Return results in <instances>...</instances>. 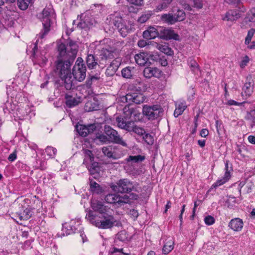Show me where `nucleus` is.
<instances>
[{
	"label": "nucleus",
	"instance_id": "f257e3e1",
	"mask_svg": "<svg viewBox=\"0 0 255 255\" xmlns=\"http://www.w3.org/2000/svg\"><path fill=\"white\" fill-rule=\"evenodd\" d=\"M86 218L92 224L102 229H111L117 223V220L112 215V212L98 216L93 211L90 210L86 214Z\"/></svg>",
	"mask_w": 255,
	"mask_h": 255
},
{
	"label": "nucleus",
	"instance_id": "f03ea898",
	"mask_svg": "<svg viewBox=\"0 0 255 255\" xmlns=\"http://www.w3.org/2000/svg\"><path fill=\"white\" fill-rule=\"evenodd\" d=\"M110 187L116 192L129 193L132 191L139 192L138 184L134 183L128 178H123L118 180L116 183H112Z\"/></svg>",
	"mask_w": 255,
	"mask_h": 255
},
{
	"label": "nucleus",
	"instance_id": "7ed1b4c3",
	"mask_svg": "<svg viewBox=\"0 0 255 255\" xmlns=\"http://www.w3.org/2000/svg\"><path fill=\"white\" fill-rule=\"evenodd\" d=\"M117 126L128 132H133L139 136H143L145 133V130L135 125L132 121H127V119L123 116H118L116 118Z\"/></svg>",
	"mask_w": 255,
	"mask_h": 255
},
{
	"label": "nucleus",
	"instance_id": "20e7f679",
	"mask_svg": "<svg viewBox=\"0 0 255 255\" xmlns=\"http://www.w3.org/2000/svg\"><path fill=\"white\" fill-rule=\"evenodd\" d=\"M71 59V57L68 58L66 57V58L58 59L55 61V72L59 77H64L71 73V66L74 60Z\"/></svg>",
	"mask_w": 255,
	"mask_h": 255
},
{
	"label": "nucleus",
	"instance_id": "39448f33",
	"mask_svg": "<svg viewBox=\"0 0 255 255\" xmlns=\"http://www.w3.org/2000/svg\"><path fill=\"white\" fill-rule=\"evenodd\" d=\"M163 111L162 107L159 105H144L142 107L143 115L151 121L162 117Z\"/></svg>",
	"mask_w": 255,
	"mask_h": 255
},
{
	"label": "nucleus",
	"instance_id": "423d86ee",
	"mask_svg": "<svg viewBox=\"0 0 255 255\" xmlns=\"http://www.w3.org/2000/svg\"><path fill=\"white\" fill-rule=\"evenodd\" d=\"M86 71V67L83 59L81 57H78L73 67L71 74L76 80L82 82L85 79Z\"/></svg>",
	"mask_w": 255,
	"mask_h": 255
},
{
	"label": "nucleus",
	"instance_id": "0eeeda50",
	"mask_svg": "<svg viewBox=\"0 0 255 255\" xmlns=\"http://www.w3.org/2000/svg\"><path fill=\"white\" fill-rule=\"evenodd\" d=\"M104 133L108 136L109 141L120 144L124 147H127V142L123 139L118 132L111 126L106 125L104 127Z\"/></svg>",
	"mask_w": 255,
	"mask_h": 255
},
{
	"label": "nucleus",
	"instance_id": "6e6552de",
	"mask_svg": "<svg viewBox=\"0 0 255 255\" xmlns=\"http://www.w3.org/2000/svg\"><path fill=\"white\" fill-rule=\"evenodd\" d=\"M110 18L112 23L117 27L123 37H126L130 30V28L124 22L122 17L119 15H113Z\"/></svg>",
	"mask_w": 255,
	"mask_h": 255
},
{
	"label": "nucleus",
	"instance_id": "1a4fd4ad",
	"mask_svg": "<svg viewBox=\"0 0 255 255\" xmlns=\"http://www.w3.org/2000/svg\"><path fill=\"white\" fill-rule=\"evenodd\" d=\"M49 10V8H45L41 13L42 21L43 28L42 31L38 34L39 37L40 38H43L50 30V20L49 18V15L50 14Z\"/></svg>",
	"mask_w": 255,
	"mask_h": 255
},
{
	"label": "nucleus",
	"instance_id": "9d476101",
	"mask_svg": "<svg viewBox=\"0 0 255 255\" xmlns=\"http://www.w3.org/2000/svg\"><path fill=\"white\" fill-rule=\"evenodd\" d=\"M115 50V49L112 47L109 49L103 48L101 50L100 54L98 55V56L100 61V64L102 68L105 67L108 61L114 58L113 53Z\"/></svg>",
	"mask_w": 255,
	"mask_h": 255
},
{
	"label": "nucleus",
	"instance_id": "9b49d317",
	"mask_svg": "<svg viewBox=\"0 0 255 255\" xmlns=\"http://www.w3.org/2000/svg\"><path fill=\"white\" fill-rule=\"evenodd\" d=\"M91 206L94 211L99 213L98 216H102L113 212V210L108 206L104 205L102 202L96 200L91 201Z\"/></svg>",
	"mask_w": 255,
	"mask_h": 255
},
{
	"label": "nucleus",
	"instance_id": "f8f14e48",
	"mask_svg": "<svg viewBox=\"0 0 255 255\" xmlns=\"http://www.w3.org/2000/svg\"><path fill=\"white\" fill-rule=\"evenodd\" d=\"M86 62L89 69H95L97 67L101 68L98 55L88 54L86 58Z\"/></svg>",
	"mask_w": 255,
	"mask_h": 255
},
{
	"label": "nucleus",
	"instance_id": "ddd939ff",
	"mask_svg": "<svg viewBox=\"0 0 255 255\" xmlns=\"http://www.w3.org/2000/svg\"><path fill=\"white\" fill-rule=\"evenodd\" d=\"M75 128L79 135L83 137L86 136L88 134L93 132L96 129L94 124H90L88 126L77 125Z\"/></svg>",
	"mask_w": 255,
	"mask_h": 255
},
{
	"label": "nucleus",
	"instance_id": "4468645a",
	"mask_svg": "<svg viewBox=\"0 0 255 255\" xmlns=\"http://www.w3.org/2000/svg\"><path fill=\"white\" fill-rule=\"evenodd\" d=\"M125 99L126 101L129 100L135 104H140L145 101L146 98L140 93H130L126 95Z\"/></svg>",
	"mask_w": 255,
	"mask_h": 255
},
{
	"label": "nucleus",
	"instance_id": "2eb2a0df",
	"mask_svg": "<svg viewBox=\"0 0 255 255\" xmlns=\"http://www.w3.org/2000/svg\"><path fill=\"white\" fill-rule=\"evenodd\" d=\"M143 76L147 79L152 77L159 78L161 76V71L156 67H145L143 71Z\"/></svg>",
	"mask_w": 255,
	"mask_h": 255
},
{
	"label": "nucleus",
	"instance_id": "dca6fc26",
	"mask_svg": "<svg viewBox=\"0 0 255 255\" xmlns=\"http://www.w3.org/2000/svg\"><path fill=\"white\" fill-rule=\"evenodd\" d=\"M121 65V60L120 58H116L113 60L110 65L106 69L105 74L107 76H113L115 75Z\"/></svg>",
	"mask_w": 255,
	"mask_h": 255
},
{
	"label": "nucleus",
	"instance_id": "f3484780",
	"mask_svg": "<svg viewBox=\"0 0 255 255\" xmlns=\"http://www.w3.org/2000/svg\"><path fill=\"white\" fill-rule=\"evenodd\" d=\"M159 37L163 39H173L177 40L178 35L174 33L171 29L161 28L159 31Z\"/></svg>",
	"mask_w": 255,
	"mask_h": 255
},
{
	"label": "nucleus",
	"instance_id": "a211bd4d",
	"mask_svg": "<svg viewBox=\"0 0 255 255\" xmlns=\"http://www.w3.org/2000/svg\"><path fill=\"white\" fill-rule=\"evenodd\" d=\"M138 195L132 193L130 194V196L127 195H124L121 196L119 194L118 199V205L121 206L126 204H128L130 202V199H137Z\"/></svg>",
	"mask_w": 255,
	"mask_h": 255
},
{
	"label": "nucleus",
	"instance_id": "6ab92c4d",
	"mask_svg": "<svg viewBox=\"0 0 255 255\" xmlns=\"http://www.w3.org/2000/svg\"><path fill=\"white\" fill-rule=\"evenodd\" d=\"M66 46L67 50L69 51V57H72L71 59H75L78 51L77 44L75 41L68 40Z\"/></svg>",
	"mask_w": 255,
	"mask_h": 255
},
{
	"label": "nucleus",
	"instance_id": "aec40b11",
	"mask_svg": "<svg viewBox=\"0 0 255 255\" xmlns=\"http://www.w3.org/2000/svg\"><path fill=\"white\" fill-rule=\"evenodd\" d=\"M124 113L125 118L127 120L130 118L133 115L134 117L135 120H140L141 118V115L140 113H137L136 111L133 108H129V107H125L124 109Z\"/></svg>",
	"mask_w": 255,
	"mask_h": 255
},
{
	"label": "nucleus",
	"instance_id": "412c9836",
	"mask_svg": "<svg viewBox=\"0 0 255 255\" xmlns=\"http://www.w3.org/2000/svg\"><path fill=\"white\" fill-rule=\"evenodd\" d=\"M253 80L252 76L249 75L247 77L246 82L244 84L243 90L247 96H251L253 92Z\"/></svg>",
	"mask_w": 255,
	"mask_h": 255
},
{
	"label": "nucleus",
	"instance_id": "4be33fe9",
	"mask_svg": "<svg viewBox=\"0 0 255 255\" xmlns=\"http://www.w3.org/2000/svg\"><path fill=\"white\" fill-rule=\"evenodd\" d=\"M243 222L240 218H235L231 220L229 227L235 231H240L243 227Z\"/></svg>",
	"mask_w": 255,
	"mask_h": 255
},
{
	"label": "nucleus",
	"instance_id": "5701e85b",
	"mask_svg": "<svg viewBox=\"0 0 255 255\" xmlns=\"http://www.w3.org/2000/svg\"><path fill=\"white\" fill-rule=\"evenodd\" d=\"M117 149L116 146L109 145L104 146L102 148V151L104 155L107 156L109 158L116 159V156L114 155L115 150Z\"/></svg>",
	"mask_w": 255,
	"mask_h": 255
},
{
	"label": "nucleus",
	"instance_id": "b1692460",
	"mask_svg": "<svg viewBox=\"0 0 255 255\" xmlns=\"http://www.w3.org/2000/svg\"><path fill=\"white\" fill-rule=\"evenodd\" d=\"M159 32L154 27H150L143 32V37L147 39H154L159 36Z\"/></svg>",
	"mask_w": 255,
	"mask_h": 255
},
{
	"label": "nucleus",
	"instance_id": "393cba45",
	"mask_svg": "<svg viewBox=\"0 0 255 255\" xmlns=\"http://www.w3.org/2000/svg\"><path fill=\"white\" fill-rule=\"evenodd\" d=\"M156 48L160 50L161 52L164 53L168 55H172L173 54V51L171 48L169 47L168 44L165 42L161 43H157L155 44Z\"/></svg>",
	"mask_w": 255,
	"mask_h": 255
},
{
	"label": "nucleus",
	"instance_id": "a878e982",
	"mask_svg": "<svg viewBox=\"0 0 255 255\" xmlns=\"http://www.w3.org/2000/svg\"><path fill=\"white\" fill-rule=\"evenodd\" d=\"M99 108L98 102L94 99L87 102L84 106L85 111L88 112L98 110Z\"/></svg>",
	"mask_w": 255,
	"mask_h": 255
},
{
	"label": "nucleus",
	"instance_id": "bb28decb",
	"mask_svg": "<svg viewBox=\"0 0 255 255\" xmlns=\"http://www.w3.org/2000/svg\"><path fill=\"white\" fill-rule=\"evenodd\" d=\"M58 51L59 54L57 56V59L67 58L69 57V51L67 50V46L63 43H61L58 46Z\"/></svg>",
	"mask_w": 255,
	"mask_h": 255
},
{
	"label": "nucleus",
	"instance_id": "cd10ccee",
	"mask_svg": "<svg viewBox=\"0 0 255 255\" xmlns=\"http://www.w3.org/2000/svg\"><path fill=\"white\" fill-rule=\"evenodd\" d=\"M63 82V85L67 90H70L74 88V85L73 83V80L71 73L64 77H60Z\"/></svg>",
	"mask_w": 255,
	"mask_h": 255
},
{
	"label": "nucleus",
	"instance_id": "c85d7f7f",
	"mask_svg": "<svg viewBox=\"0 0 255 255\" xmlns=\"http://www.w3.org/2000/svg\"><path fill=\"white\" fill-rule=\"evenodd\" d=\"M187 106L185 101L180 102L176 103V109L174 112V116L177 118L182 114Z\"/></svg>",
	"mask_w": 255,
	"mask_h": 255
},
{
	"label": "nucleus",
	"instance_id": "c756f323",
	"mask_svg": "<svg viewBox=\"0 0 255 255\" xmlns=\"http://www.w3.org/2000/svg\"><path fill=\"white\" fill-rule=\"evenodd\" d=\"M89 170L90 174L93 175L94 178L98 177L100 175V167L99 166V163L97 162H91Z\"/></svg>",
	"mask_w": 255,
	"mask_h": 255
},
{
	"label": "nucleus",
	"instance_id": "7c9ffc66",
	"mask_svg": "<svg viewBox=\"0 0 255 255\" xmlns=\"http://www.w3.org/2000/svg\"><path fill=\"white\" fill-rule=\"evenodd\" d=\"M32 215V212L30 208H26L22 212L16 213V215L20 221L27 220Z\"/></svg>",
	"mask_w": 255,
	"mask_h": 255
},
{
	"label": "nucleus",
	"instance_id": "2f4dec72",
	"mask_svg": "<svg viewBox=\"0 0 255 255\" xmlns=\"http://www.w3.org/2000/svg\"><path fill=\"white\" fill-rule=\"evenodd\" d=\"M240 17V14L236 10H230L226 13V16L223 19L233 21L236 20Z\"/></svg>",
	"mask_w": 255,
	"mask_h": 255
},
{
	"label": "nucleus",
	"instance_id": "473e14b6",
	"mask_svg": "<svg viewBox=\"0 0 255 255\" xmlns=\"http://www.w3.org/2000/svg\"><path fill=\"white\" fill-rule=\"evenodd\" d=\"M231 177V175L228 173V172H225V175L224 177L220 179H218L215 183H214L212 187H211L210 189H212L213 188H217L218 186H220L226 182H227L230 179Z\"/></svg>",
	"mask_w": 255,
	"mask_h": 255
},
{
	"label": "nucleus",
	"instance_id": "72a5a7b5",
	"mask_svg": "<svg viewBox=\"0 0 255 255\" xmlns=\"http://www.w3.org/2000/svg\"><path fill=\"white\" fill-rule=\"evenodd\" d=\"M119 193L108 194L105 197V201L109 204L118 205Z\"/></svg>",
	"mask_w": 255,
	"mask_h": 255
},
{
	"label": "nucleus",
	"instance_id": "f704fd0d",
	"mask_svg": "<svg viewBox=\"0 0 255 255\" xmlns=\"http://www.w3.org/2000/svg\"><path fill=\"white\" fill-rule=\"evenodd\" d=\"M66 99V104L69 108L75 106L78 104L79 101L76 98L73 97L72 96L66 94L65 96Z\"/></svg>",
	"mask_w": 255,
	"mask_h": 255
},
{
	"label": "nucleus",
	"instance_id": "c9c22d12",
	"mask_svg": "<svg viewBox=\"0 0 255 255\" xmlns=\"http://www.w3.org/2000/svg\"><path fill=\"white\" fill-rule=\"evenodd\" d=\"M90 187L91 191L94 193L100 194L103 192V189L100 185L92 180H90Z\"/></svg>",
	"mask_w": 255,
	"mask_h": 255
},
{
	"label": "nucleus",
	"instance_id": "e433bc0d",
	"mask_svg": "<svg viewBox=\"0 0 255 255\" xmlns=\"http://www.w3.org/2000/svg\"><path fill=\"white\" fill-rule=\"evenodd\" d=\"M160 18L162 21L170 24L176 22L174 15L170 13L163 14L161 16Z\"/></svg>",
	"mask_w": 255,
	"mask_h": 255
},
{
	"label": "nucleus",
	"instance_id": "4c0bfd02",
	"mask_svg": "<svg viewBox=\"0 0 255 255\" xmlns=\"http://www.w3.org/2000/svg\"><path fill=\"white\" fill-rule=\"evenodd\" d=\"M174 244V243L172 240H170L166 242L162 249L163 253L165 255H167L171 252L173 249Z\"/></svg>",
	"mask_w": 255,
	"mask_h": 255
},
{
	"label": "nucleus",
	"instance_id": "58836bf2",
	"mask_svg": "<svg viewBox=\"0 0 255 255\" xmlns=\"http://www.w3.org/2000/svg\"><path fill=\"white\" fill-rule=\"evenodd\" d=\"M245 119L252 122L251 128L252 129L255 128V109L248 112L245 117Z\"/></svg>",
	"mask_w": 255,
	"mask_h": 255
},
{
	"label": "nucleus",
	"instance_id": "ea45409f",
	"mask_svg": "<svg viewBox=\"0 0 255 255\" xmlns=\"http://www.w3.org/2000/svg\"><path fill=\"white\" fill-rule=\"evenodd\" d=\"M134 68L131 67H127L122 70V75L124 78L127 79L131 78Z\"/></svg>",
	"mask_w": 255,
	"mask_h": 255
},
{
	"label": "nucleus",
	"instance_id": "a19ab883",
	"mask_svg": "<svg viewBox=\"0 0 255 255\" xmlns=\"http://www.w3.org/2000/svg\"><path fill=\"white\" fill-rule=\"evenodd\" d=\"M144 156L141 155H129L128 158L126 159L127 162L132 161L134 163H139L143 161L145 159Z\"/></svg>",
	"mask_w": 255,
	"mask_h": 255
},
{
	"label": "nucleus",
	"instance_id": "79ce46f5",
	"mask_svg": "<svg viewBox=\"0 0 255 255\" xmlns=\"http://www.w3.org/2000/svg\"><path fill=\"white\" fill-rule=\"evenodd\" d=\"M92 25V23L87 19L81 20L78 24V27L87 30Z\"/></svg>",
	"mask_w": 255,
	"mask_h": 255
},
{
	"label": "nucleus",
	"instance_id": "37998d69",
	"mask_svg": "<svg viewBox=\"0 0 255 255\" xmlns=\"http://www.w3.org/2000/svg\"><path fill=\"white\" fill-rule=\"evenodd\" d=\"M62 230L63 232H65L66 235H69L74 232L75 228L72 227L70 224L65 223L62 225Z\"/></svg>",
	"mask_w": 255,
	"mask_h": 255
},
{
	"label": "nucleus",
	"instance_id": "c03bdc74",
	"mask_svg": "<svg viewBox=\"0 0 255 255\" xmlns=\"http://www.w3.org/2000/svg\"><path fill=\"white\" fill-rule=\"evenodd\" d=\"M174 17L175 18L176 22L182 21L185 17V12L182 10L178 9L174 14Z\"/></svg>",
	"mask_w": 255,
	"mask_h": 255
},
{
	"label": "nucleus",
	"instance_id": "a18cd8bd",
	"mask_svg": "<svg viewBox=\"0 0 255 255\" xmlns=\"http://www.w3.org/2000/svg\"><path fill=\"white\" fill-rule=\"evenodd\" d=\"M30 2V0H17L18 6L21 10L27 9Z\"/></svg>",
	"mask_w": 255,
	"mask_h": 255
},
{
	"label": "nucleus",
	"instance_id": "49530a36",
	"mask_svg": "<svg viewBox=\"0 0 255 255\" xmlns=\"http://www.w3.org/2000/svg\"><path fill=\"white\" fill-rule=\"evenodd\" d=\"M255 33V28H251L248 31L247 36H246L245 41L246 45H249L250 44Z\"/></svg>",
	"mask_w": 255,
	"mask_h": 255
},
{
	"label": "nucleus",
	"instance_id": "de8ad7c7",
	"mask_svg": "<svg viewBox=\"0 0 255 255\" xmlns=\"http://www.w3.org/2000/svg\"><path fill=\"white\" fill-rule=\"evenodd\" d=\"M142 138L144 141L148 145H152L154 143V138L149 133H145L142 136Z\"/></svg>",
	"mask_w": 255,
	"mask_h": 255
},
{
	"label": "nucleus",
	"instance_id": "09e8293b",
	"mask_svg": "<svg viewBox=\"0 0 255 255\" xmlns=\"http://www.w3.org/2000/svg\"><path fill=\"white\" fill-rule=\"evenodd\" d=\"M246 17L248 20L252 22L255 23V7H253L247 13Z\"/></svg>",
	"mask_w": 255,
	"mask_h": 255
},
{
	"label": "nucleus",
	"instance_id": "8fccbe9b",
	"mask_svg": "<svg viewBox=\"0 0 255 255\" xmlns=\"http://www.w3.org/2000/svg\"><path fill=\"white\" fill-rule=\"evenodd\" d=\"M56 152L57 149L51 146H47L45 148V152L50 158H53Z\"/></svg>",
	"mask_w": 255,
	"mask_h": 255
},
{
	"label": "nucleus",
	"instance_id": "3c124183",
	"mask_svg": "<svg viewBox=\"0 0 255 255\" xmlns=\"http://www.w3.org/2000/svg\"><path fill=\"white\" fill-rule=\"evenodd\" d=\"M135 60L136 63L140 66L144 65L146 61L141 54H137L135 56Z\"/></svg>",
	"mask_w": 255,
	"mask_h": 255
},
{
	"label": "nucleus",
	"instance_id": "603ef678",
	"mask_svg": "<svg viewBox=\"0 0 255 255\" xmlns=\"http://www.w3.org/2000/svg\"><path fill=\"white\" fill-rule=\"evenodd\" d=\"M117 239L120 241L124 242L128 239V235L125 231H122L117 235Z\"/></svg>",
	"mask_w": 255,
	"mask_h": 255
},
{
	"label": "nucleus",
	"instance_id": "864d4df0",
	"mask_svg": "<svg viewBox=\"0 0 255 255\" xmlns=\"http://www.w3.org/2000/svg\"><path fill=\"white\" fill-rule=\"evenodd\" d=\"M84 153L85 158L86 159L89 160L91 162H94V155L91 150H90L89 149H86L84 150Z\"/></svg>",
	"mask_w": 255,
	"mask_h": 255
},
{
	"label": "nucleus",
	"instance_id": "5fc2aeb1",
	"mask_svg": "<svg viewBox=\"0 0 255 255\" xmlns=\"http://www.w3.org/2000/svg\"><path fill=\"white\" fill-rule=\"evenodd\" d=\"M236 203V198L234 197L229 196L226 201V205L228 208H232Z\"/></svg>",
	"mask_w": 255,
	"mask_h": 255
},
{
	"label": "nucleus",
	"instance_id": "6e6d98bb",
	"mask_svg": "<svg viewBox=\"0 0 255 255\" xmlns=\"http://www.w3.org/2000/svg\"><path fill=\"white\" fill-rule=\"evenodd\" d=\"M252 22L250 20H248L247 17L246 16L244 19L243 22L241 23V27L243 29H247L251 26L250 23Z\"/></svg>",
	"mask_w": 255,
	"mask_h": 255
},
{
	"label": "nucleus",
	"instance_id": "4d7b16f0",
	"mask_svg": "<svg viewBox=\"0 0 255 255\" xmlns=\"http://www.w3.org/2000/svg\"><path fill=\"white\" fill-rule=\"evenodd\" d=\"M96 140H99L100 141L103 143H106L109 141L108 136L106 134H100L96 136Z\"/></svg>",
	"mask_w": 255,
	"mask_h": 255
},
{
	"label": "nucleus",
	"instance_id": "13d9d810",
	"mask_svg": "<svg viewBox=\"0 0 255 255\" xmlns=\"http://www.w3.org/2000/svg\"><path fill=\"white\" fill-rule=\"evenodd\" d=\"M205 223L207 225H212L215 223V219L211 216H207L204 219Z\"/></svg>",
	"mask_w": 255,
	"mask_h": 255
},
{
	"label": "nucleus",
	"instance_id": "bf43d9fd",
	"mask_svg": "<svg viewBox=\"0 0 255 255\" xmlns=\"http://www.w3.org/2000/svg\"><path fill=\"white\" fill-rule=\"evenodd\" d=\"M168 6L166 3H165L163 0L162 1L158 4L156 6V9L158 11H161L165 8H166Z\"/></svg>",
	"mask_w": 255,
	"mask_h": 255
},
{
	"label": "nucleus",
	"instance_id": "052dcab7",
	"mask_svg": "<svg viewBox=\"0 0 255 255\" xmlns=\"http://www.w3.org/2000/svg\"><path fill=\"white\" fill-rule=\"evenodd\" d=\"M194 6L198 8H201L203 6L202 0H192Z\"/></svg>",
	"mask_w": 255,
	"mask_h": 255
},
{
	"label": "nucleus",
	"instance_id": "680f3d73",
	"mask_svg": "<svg viewBox=\"0 0 255 255\" xmlns=\"http://www.w3.org/2000/svg\"><path fill=\"white\" fill-rule=\"evenodd\" d=\"M127 1L129 3L137 6L141 5L143 2V0H127Z\"/></svg>",
	"mask_w": 255,
	"mask_h": 255
},
{
	"label": "nucleus",
	"instance_id": "e2e57ef3",
	"mask_svg": "<svg viewBox=\"0 0 255 255\" xmlns=\"http://www.w3.org/2000/svg\"><path fill=\"white\" fill-rule=\"evenodd\" d=\"M150 16V14H143L139 18V21L141 23H144L149 18Z\"/></svg>",
	"mask_w": 255,
	"mask_h": 255
},
{
	"label": "nucleus",
	"instance_id": "0e129e2a",
	"mask_svg": "<svg viewBox=\"0 0 255 255\" xmlns=\"http://www.w3.org/2000/svg\"><path fill=\"white\" fill-rule=\"evenodd\" d=\"M129 214L133 218H136L138 216V213L137 210L131 209L129 211Z\"/></svg>",
	"mask_w": 255,
	"mask_h": 255
},
{
	"label": "nucleus",
	"instance_id": "69168bd1",
	"mask_svg": "<svg viewBox=\"0 0 255 255\" xmlns=\"http://www.w3.org/2000/svg\"><path fill=\"white\" fill-rule=\"evenodd\" d=\"M209 134V131L206 128H203L201 130L200 132V135L202 137H206Z\"/></svg>",
	"mask_w": 255,
	"mask_h": 255
},
{
	"label": "nucleus",
	"instance_id": "338daca9",
	"mask_svg": "<svg viewBox=\"0 0 255 255\" xmlns=\"http://www.w3.org/2000/svg\"><path fill=\"white\" fill-rule=\"evenodd\" d=\"M16 158V154L15 152H13V153H11L8 157V159L10 161H14Z\"/></svg>",
	"mask_w": 255,
	"mask_h": 255
},
{
	"label": "nucleus",
	"instance_id": "774afa93",
	"mask_svg": "<svg viewBox=\"0 0 255 255\" xmlns=\"http://www.w3.org/2000/svg\"><path fill=\"white\" fill-rule=\"evenodd\" d=\"M100 79V75L96 74L94 75H91L90 79L91 81H97Z\"/></svg>",
	"mask_w": 255,
	"mask_h": 255
}]
</instances>
